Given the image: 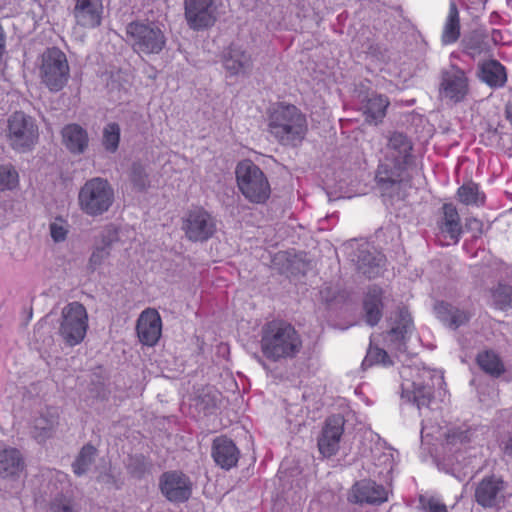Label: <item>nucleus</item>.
<instances>
[{"mask_svg":"<svg viewBox=\"0 0 512 512\" xmlns=\"http://www.w3.org/2000/svg\"><path fill=\"white\" fill-rule=\"evenodd\" d=\"M302 345L295 328L284 321L274 320L262 328L261 348L263 354L274 361L294 357Z\"/></svg>","mask_w":512,"mask_h":512,"instance_id":"1","label":"nucleus"},{"mask_svg":"<svg viewBox=\"0 0 512 512\" xmlns=\"http://www.w3.org/2000/svg\"><path fill=\"white\" fill-rule=\"evenodd\" d=\"M269 131L284 145H297L306 134L305 116L294 105H279L269 118Z\"/></svg>","mask_w":512,"mask_h":512,"instance_id":"2","label":"nucleus"},{"mask_svg":"<svg viewBox=\"0 0 512 512\" xmlns=\"http://www.w3.org/2000/svg\"><path fill=\"white\" fill-rule=\"evenodd\" d=\"M114 190L108 180L94 177L87 180L78 193V204L91 217L106 213L114 202Z\"/></svg>","mask_w":512,"mask_h":512,"instance_id":"3","label":"nucleus"},{"mask_svg":"<svg viewBox=\"0 0 512 512\" xmlns=\"http://www.w3.org/2000/svg\"><path fill=\"white\" fill-rule=\"evenodd\" d=\"M126 42L139 55L159 54L166 45V37L158 24L133 21L126 26Z\"/></svg>","mask_w":512,"mask_h":512,"instance_id":"4","label":"nucleus"},{"mask_svg":"<svg viewBox=\"0 0 512 512\" xmlns=\"http://www.w3.org/2000/svg\"><path fill=\"white\" fill-rule=\"evenodd\" d=\"M235 175L238 188L247 200L257 204L266 202L271 193L270 184L256 164L251 160L239 162Z\"/></svg>","mask_w":512,"mask_h":512,"instance_id":"5","label":"nucleus"},{"mask_svg":"<svg viewBox=\"0 0 512 512\" xmlns=\"http://www.w3.org/2000/svg\"><path fill=\"white\" fill-rule=\"evenodd\" d=\"M39 77L50 92L56 93L65 87L70 77V68L66 55L59 48H48L42 53Z\"/></svg>","mask_w":512,"mask_h":512,"instance_id":"6","label":"nucleus"},{"mask_svg":"<svg viewBox=\"0 0 512 512\" xmlns=\"http://www.w3.org/2000/svg\"><path fill=\"white\" fill-rule=\"evenodd\" d=\"M6 137L14 151L19 153L29 152L38 141V126L31 116L16 111L7 120Z\"/></svg>","mask_w":512,"mask_h":512,"instance_id":"7","label":"nucleus"},{"mask_svg":"<svg viewBox=\"0 0 512 512\" xmlns=\"http://www.w3.org/2000/svg\"><path fill=\"white\" fill-rule=\"evenodd\" d=\"M87 328L88 315L84 305L71 302L62 309L58 333L65 344L72 347L81 343Z\"/></svg>","mask_w":512,"mask_h":512,"instance_id":"8","label":"nucleus"},{"mask_svg":"<svg viewBox=\"0 0 512 512\" xmlns=\"http://www.w3.org/2000/svg\"><path fill=\"white\" fill-rule=\"evenodd\" d=\"M413 372V369L409 367L404 368L401 372L403 377L401 397L416 405L418 409L428 407L433 399V385L426 383L425 378H431V373L423 370L413 375Z\"/></svg>","mask_w":512,"mask_h":512,"instance_id":"9","label":"nucleus"},{"mask_svg":"<svg viewBox=\"0 0 512 512\" xmlns=\"http://www.w3.org/2000/svg\"><path fill=\"white\" fill-rule=\"evenodd\" d=\"M182 230L192 242H205L217 231V221L202 207L189 210L182 219Z\"/></svg>","mask_w":512,"mask_h":512,"instance_id":"10","label":"nucleus"},{"mask_svg":"<svg viewBox=\"0 0 512 512\" xmlns=\"http://www.w3.org/2000/svg\"><path fill=\"white\" fill-rule=\"evenodd\" d=\"M408 164L398 163L387 159L381 163L376 172V181L383 195L400 197L402 187L405 185V170Z\"/></svg>","mask_w":512,"mask_h":512,"instance_id":"11","label":"nucleus"},{"mask_svg":"<svg viewBox=\"0 0 512 512\" xmlns=\"http://www.w3.org/2000/svg\"><path fill=\"white\" fill-rule=\"evenodd\" d=\"M184 10L187 24L193 30L211 27L217 19L213 0H185Z\"/></svg>","mask_w":512,"mask_h":512,"instance_id":"12","label":"nucleus"},{"mask_svg":"<svg viewBox=\"0 0 512 512\" xmlns=\"http://www.w3.org/2000/svg\"><path fill=\"white\" fill-rule=\"evenodd\" d=\"M159 486L162 494L171 502H185L192 493L189 478L178 471H169L161 475Z\"/></svg>","mask_w":512,"mask_h":512,"instance_id":"13","label":"nucleus"},{"mask_svg":"<svg viewBox=\"0 0 512 512\" xmlns=\"http://www.w3.org/2000/svg\"><path fill=\"white\" fill-rule=\"evenodd\" d=\"M441 93L454 102H460L468 92V79L463 70L451 64L441 72Z\"/></svg>","mask_w":512,"mask_h":512,"instance_id":"14","label":"nucleus"},{"mask_svg":"<svg viewBox=\"0 0 512 512\" xmlns=\"http://www.w3.org/2000/svg\"><path fill=\"white\" fill-rule=\"evenodd\" d=\"M345 419L336 414L328 417L318 438V448L324 457H331L339 450V443L344 431Z\"/></svg>","mask_w":512,"mask_h":512,"instance_id":"15","label":"nucleus"},{"mask_svg":"<svg viewBox=\"0 0 512 512\" xmlns=\"http://www.w3.org/2000/svg\"><path fill=\"white\" fill-rule=\"evenodd\" d=\"M505 483L501 478H483L475 488V501L483 508H496L504 501Z\"/></svg>","mask_w":512,"mask_h":512,"instance_id":"16","label":"nucleus"},{"mask_svg":"<svg viewBox=\"0 0 512 512\" xmlns=\"http://www.w3.org/2000/svg\"><path fill=\"white\" fill-rule=\"evenodd\" d=\"M391 328L387 332L386 340L399 352L406 351V340L413 331V321L405 308H400L394 317L390 318Z\"/></svg>","mask_w":512,"mask_h":512,"instance_id":"17","label":"nucleus"},{"mask_svg":"<svg viewBox=\"0 0 512 512\" xmlns=\"http://www.w3.org/2000/svg\"><path fill=\"white\" fill-rule=\"evenodd\" d=\"M136 331L141 343L154 346L158 342L162 331L159 313L151 308L144 310L137 320Z\"/></svg>","mask_w":512,"mask_h":512,"instance_id":"18","label":"nucleus"},{"mask_svg":"<svg viewBox=\"0 0 512 512\" xmlns=\"http://www.w3.org/2000/svg\"><path fill=\"white\" fill-rule=\"evenodd\" d=\"M348 499L355 504L380 505L387 501L388 497L382 485L371 480H362L353 485Z\"/></svg>","mask_w":512,"mask_h":512,"instance_id":"19","label":"nucleus"},{"mask_svg":"<svg viewBox=\"0 0 512 512\" xmlns=\"http://www.w3.org/2000/svg\"><path fill=\"white\" fill-rule=\"evenodd\" d=\"M352 260L356 263L359 272L372 279L380 273L384 256L375 250L372 251L367 243H363L359 246Z\"/></svg>","mask_w":512,"mask_h":512,"instance_id":"20","label":"nucleus"},{"mask_svg":"<svg viewBox=\"0 0 512 512\" xmlns=\"http://www.w3.org/2000/svg\"><path fill=\"white\" fill-rule=\"evenodd\" d=\"M212 457L217 465L229 470L237 464L239 450L231 439L220 436L213 441Z\"/></svg>","mask_w":512,"mask_h":512,"instance_id":"21","label":"nucleus"},{"mask_svg":"<svg viewBox=\"0 0 512 512\" xmlns=\"http://www.w3.org/2000/svg\"><path fill=\"white\" fill-rule=\"evenodd\" d=\"M74 16L84 27H96L101 22L102 0H75Z\"/></svg>","mask_w":512,"mask_h":512,"instance_id":"22","label":"nucleus"},{"mask_svg":"<svg viewBox=\"0 0 512 512\" xmlns=\"http://www.w3.org/2000/svg\"><path fill=\"white\" fill-rule=\"evenodd\" d=\"M224 66L231 75H245L253 66L251 55L240 46L232 44L224 54Z\"/></svg>","mask_w":512,"mask_h":512,"instance_id":"23","label":"nucleus"},{"mask_svg":"<svg viewBox=\"0 0 512 512\" xmlns=\"http://www.w3.org/2000/svg\"><path fill=\"white\" fill-rule=\"evenodd\" d=\"M412 149L413 144L405 134L393 132L389 136L387 143L388 159L409 165L413 159Z\"/></svg>","mask_w":512,"mask_h":512,"instance_id":"24","label":"nucleus"},{"mask_svg":"<svg viewBox=\"0 0 512 512\" xmlns=\"http://www.w3.org/2000/svg\"><path fill=\"white\" fill-rule=\"evenodd\" d=\"M64 146L73 154H82L88 147L87 131L78 124H68L61 131Z\"/></svg>","mask_w":512,"mask_h":512,"instance_id":"25","label":"nucleus"},{"mask_svg":"<svg viewBox=\"0 0 512 512\" xmlns=\"http://www.w3.org/2000/svg\"><path fill=\"white\" fill-rule=\"evenodd\" d=\"M434 310L438 319L454 330L466 324L471 317L468 311L459 309L443 301L436 303Z\"/></svg>","mask_w":512,"mask_h":512,"instance_id":"26","label":"nucleus"},{"mask_svg":"<svg viewBox=\"0 0 512 512\" xmlns=\"http://www.w3.org/2000/svg\"><path fill=\"white\" fill-rule=\"evenodd\" d=\"M382 294V289L374 285L369 287L364 298L363 308L365 312V321L370 326L377 325L382 317Z\"/></svg>","mask_w":512,"mask_h":512,"instance_id":"27","label":"nucleus"},{"mask_svg":"<svg viewBox=\"0 0 512 512\" xmlns=\"http://www.w3.org/2000/svg\"><path fill=\"white\" fill-rule=\"evenodd\" d=\"M59 415L55 410L47 409L40 413L33 422V437L38 442L50 438L58 425Z\"/></svg>","mask_w":512,"mask_h":512,"instance_id":"28","label":"nucleus"},{"mask_svg":"<svg viewBox=\"0 0 512 512\" xmlns=\"http://www.w3.org/2000/svg\"><path fill=\"white\" fill-rule=\"evenodd\" d=\"M24 468V461L19 450L5 448L0 450V477L15 478Z\"/></svg>","mask_w":512,"mask_h":512,"instance_id":"29","label":"nucleus"},{"mask_svg":"<svg viewBox=\"0 0 512 512\" xmlns=\"http://www.w3.org/2000/svg\"><path fill=\"white\" fill-rule=\"evenodd\" d=\"M480 77L491 87L503 86L507 80L504 66L496 60H490L481 65Z\"/></svg>","mask_w":512,"mask_h":512,"instance_id":"30","label":"nucleus"},{"mask_svg":"<svg viewBox=\"0 0 512 512\" xmlns=\"http://www.w3.org/2000/svg\"><path fill=\"white\" fill-rule=\"evenodd\" d=\"M479 367L492 377H499L505 372V367L498 354L493 350L480 352L476 358Z\"/></svg>","mask_w":512,"mask_h":512,"instance_id":"31","label":"nucleus"},{"mask_svg":"<svg viewBox=\"0 0 512 512\" xmlns=\"http://www.w3.org/2000/svg\"><path fill=\"white\" fill-rule=\"evenodd\" d=\"M389 101L385 96L372 95L365 106L366 121L377 124L381 122L386 114Z\"/></svg>","mask_w":512,"mask_h":512,"instance_id":"32","label":"nucleus"},{"mask_svg":"<svg viewBox=\"0 0 512 512\" xmlns=\"http://www.w3.org/2000/svg\"><path fill=\"white\" fill-rule=\"evenodd\" d=\"M444 218L441 230L449 234L451 239L458 241L461 234L460 217L456 207L452 204L443 205Z\"/></svg>","mask_w":512,"mask_h":512,"instance_id":"33","label":"nucleus"},{"mask_svg":"<svg viewBox=\"0 0 512 512\" xmlns=\"http://www.w3.org/2000/svg\"><path fill=\"white\" fill-rule=\"evenodd\" d=\"M460 37V20L457 6L454 2L450 4L449 14L442 33L443 44L456 42Z\"/></svg>","mask_w":512,"mask_h":512,"instance_id":"34","label":"nucleus"},{"mask_svg":"<svg viewBox=\"0 0 512 512\" xmlns=\"http://www.w3.org/2000/svg\"><path fill=\"white\" fill-rule=\"evenodd\" d=\"M458 200L464 205L482 206L485 203V194L479 190L478 184L469 181L457 190Z\"/></svg>","mask_w":512,"mask_h":512,"instance_id":"35","label":"nucleus"},{"mask_svg":"<svg viewBox=\"0 0 512 512\" xmlns=\"http://www.w3.org/2000/svg\"><path fill=\"white\" fill-rule=\"evenodd\" d=\"M96 454L97 449L93 445H84L72 463L73 472L77 476L86 474L91 465L94 463Z\"/></svg>","mask_w":512,"mask_h":512,"instance_id":"36","label":"nucleus"},{"mask_svg":"<svg viewBox=\"0 0 512 512\" xmlns=\"http://www.w3.org/2000/svg\"><path fill=\"white\" fill-rule=\"evenodd\" d=\"M128 473L134 478H142L149 470L150 463L142 454L131 455L126 464Z\"/></svg>","mask_w":512,"mask_h":512,"instance_id":"37","label":"nucleus"},{"mask_svg":"<svg viewBox=\"0 0 512 512\" xmlns=\"http://www.w3.org/2000/svg\"><path fill=\"white\" fill-rule=\"evenodd\" d=\"M120 141V127L117 123H109L103 130L102 144L111 153L117 151Z\"/></svg>","mask_w":512,"mask_h":512,"instance_id":"38","label":"nucleus"},{"mask_svg":"<svg viewBox=\"0 0 512 512\" xmlns=\"http://www.w3.org/2000/svg\"><path fill=\"white\" fill-rule=\"evenodd\" d=\"M119 241L120 237L118 228L113 225H108L102 230L100 234V239L97 242L96 246L99 248H103L109 254H111V250L117 243H119Z\"/></svg>","mask_w":512,"mask_h":512,"instance_id":"39","label":"nucleus"},{"mask_svg":"<svg viewBox=\"0 0 512 512\" xmlns=\"http://www.w3.org/2000/svg\"><path fill=\"white\" fill-rule=\"evenodd\" d=\"M130 180L135 189L138 191H145L150 186L148 174L145 167L139 163L134 162L131 166Z\"/></svg>","mask_w":512,"mask_h":512,"instance_id":"40","label":"nucleus"},{"mask_svg":"<svg viewBox=\"0 0 512 512\" xmlns=\"http://www.w3.org/2000/svg\"><path fill=\"white\" fill-rule=\"evenodd\" d=\"M18 185V172L11 164L0 165V191L12 190Z\"/></svg>","mask_w":512,"mask_h":512,"instance_id":"41","label":"nucleus"},{"mask_svg":"<svg viewBox=\"0 0 512 512\" xmlns=\"http://www.w3.org/2000/svg\"><path fill=\"white\" fill-rule=\"evenodd\" d=\"M378 363H382L384 366H388L392 364V361L390 360V357L385 350L378 347H370L366 357L362 362V368L366 369Z\"/></svg>","mask_w":512,"mask_h":512,"instance_id":"42","label":"nucleus"},{"mask_svg":"<svg viewBox=\"0 0 512 512\" xmlns=\"http://www.w3.org/2000/svg\"><path fill=\"white\" fill-rule=\"evenodd\" d=\"M494 303L497 308L507 310L512 307V287L499 284L493 292Z\"/></svg>","mask_w":512,"mask_h":512,"instance_id":"43","label":"nucleus"},{"mask_svg":"<svg viewBox=\"0 0 512 512\" xmlns=\"http://www.w3.org/2000/svg\"><path fill=\"white\" fill-rule=\"evenodd\" d=\"M106 375L101 367L93 370L90 376V391L96 397L104 398L106 396Z\"/></svg>","mask_w":512,"mask_h":512,"instance_id":"44","label":"nucleus"},{"mask_svg":"<svg viewBox=\"0 0 512 512\" xmlns=\"http://www.w3.org/2000/svg\"><path fill=\"white\" fill-rule=\"evenodd\" d=\"M50 512H75L73 501L69 497L59 494L51 501Z\"/></svg>","mask_w":512,"mask_h":512,"instance_id":"45","label":"nucleus"},{"mask_svg":"<svg viewBox=\"0 0 512 512\" xmlns=\"http://www.w3.org/2000/svg\"><path fill=\"white\" fill-rule=\"evenodd\" d=\"M68 233L67 223L62 218H56L50 224V235L55 242H62Z\"/></svg>","mask_w":512,"mask_h":512,"instance_id":"46","label":"nucleus"},{"mask_svg":"<svg viewBox=\"0 0 512 512\" xmlns=\"http://www.w3.org/2000/svg\"><path fill=\"white\" fill-rule=\"evenodd\" d=\"M110 254L104 250L103 248H99L95 246L89 261H88V269L91 271H95L99 268L108 258Z\"/></svg>","mask_w":512,"mask_h":512,"instance_id":"47","label":"nucleus"},{"mask_svg":"<svg viewBox=\"0 0 512 512\" xmlns=\"http://www.w3.org/2000/svg\"><path fill=\"white\" fill-rule=\"evenodd\" d=\"M446 442L451 445L470 441V430L453 429L444 434Z\"/></svg>","mask_w":512,"mask_h":512,"instance_id":"48","label":"nucleus"},{"mask_svg":"<svg viewBox=\"0 0 512 512\" xmlns=\"http://www.w3.org/2000/svg\"><path fill=\"white\" fill-rule=\"evenodd\" d=\"M419 503L426 512H448L446 506L434 498L420 496Z\"/></svg>","mask_w":512,"mask_h":512,"instance_id":"49","label":"nucleus"},{"mask_svg":"<svg viewBox=\"0 0 512 512\" xmlns=\"http://www.w3.org/2000/svg\"><path fill=\"white\" fill-rule=\"evenodd\" d=\"M463 44L465 47V50L468 51L470 54L479 53L481 51L482 46V40L480 39L479 35H471L468 38H465L463 40Z\"/></svg>","mask_w":512,"mask_h":512,"instance_id":"50","label":"nucleus"},{"mask_svg":"<svg viewBox=\"0 0 512 512\" xmlns=\"http://www.w3.org/2000/svg\"><path fill=\"white\" fill-rule=\"evenodd\" d=\"M465 228L476 234H482L483 223L476 218H469L466 220Z\"/></svg>","mask_w":512,"mask_h":512,"instance_id":"51","label":"nucleus"},{"mask_svg":"<svg viewBox=\"0 0 512 512\" xmlns=\"http://www.w3.org/2000/svg\"><path fill=\"white\" fill-rule=\"evenodd\" d=\"M97 481L106 486H114L116 484L115 477L111 473H108V472L101 473L97 477Z\"/></svg>","mask_w":512,"mask_h":512,"instance_id":"52","label":"nucleus"},{"mask_svg":"<svg viewBox=\"0 0 512 512\" xmlns=\"http://www.w3.org/2000/svg\"><path fill=\"white\" fill-rule=\"evenodd\" d=\"M6 53V35L2 25L0 24V59Z\"/></svg>","mask_w":512,"mask_h":512,"instance_id":"53","label":"nucleus"},{"mask_svg":"<svg viewBox=\"0 0 512 512\" xmlns=\"http://www.w3.org/2000/svg\"><path fill=\"white\" fill-rule=\"evenodd\" d=\"M503 452L506 456L512 458V434L504 442Z\"/></svg>","mask_w":512,"mask_h":512,"instance_id":"54","label":"nucleus"},{"mask_svg":"<svg viewBox=\"0 0 512 512\" xmlns=\"http://www.w3.org/2000/svg\"><path fill=\"white\" fill-rule=\"evenodd\" d=\"M321 294H322V297L327 301V302H330V301H333L334 300V295L331 296L330 295V288L329 287H326L325 289H323L321 291Z\"/></svg>","mask_w":512,"mask_h":512,"instance_id":"55","label":"nucleus"},{"mask_svg":"<svg viewBox=\"0 0 512 512\" xmlns=\"http://www.w3.org/2000/svg\"><path fill=\"white\" fill-rule=\"evenodd\" d=\"M206 397L209 398V401H207V403H206V407L207 408H210V407L214 408V407H216V401H215L214 397L210 398L209 395H205L204 397H202V402H205V398Z\"/></svg>","mask_w":512,"mask_h":512,"instance_id":"56","label":"nucleus"},{"mask_svg":"<svg viewBox=\"0 0 512 512\" xmlns=\"http://www.w3.org/2000/svg\"><path fill=\"white\" fill-rule=\"evenodd\" d=\"M505 113H506V117H507V119H508L510 122H512V104H507V105H506Z\"/></svg>","mask_w":512,"mask_h":512,"instance_id":"57","label":"nucleus"}]
</instances>
